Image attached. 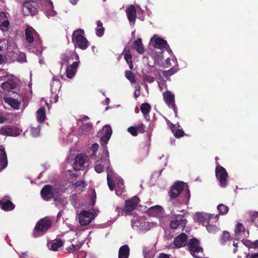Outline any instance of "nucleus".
Listing matches in <instances>:
<instances>
[{
	"mask_svg": "<svg viewBox=\"0 0 258 258\" xmlns=\"http://www.w3.org/2000/svg\"><path fill=\"white\" fill-rule=\"evenodd\" d=\"M169 195V202L175 207L183 203L187 205L190 197L187 185L182 181L176 182L171 187Z\"/></svg>",
	"mask_w": 258,
	"mask_h": 258,
	"instance_id": "nucleus-1",
	"label": "nucleus"
},
{
	"mask_svg": "<svg viewBox=\"0 0 258 258\" xmlns=\"http://www.w3.org/2000/svg\"><path fill=\"white\" fill-rule=\"evenodd\" d=\"M105 148H106V146H105ZM104 154L105 155V158L98 160L96 162L94 169L96 172L100 173L103 171L104 168L106 169L107 173V183L109 189L112 191L114 190V186L111 179L116 177V173L114 172L112 169L110 167V164L109 160V152L106 149H104Z\"/></svg>",
	"mask_w": 258,
	"mask_h": 258,
	"instance_id": "nucleus-2",
	"label": "nucleus"
},
{
	"mask_svg": "<svg viewBox=\"0 0 258 258\" xmlns=\"http://www.w3.org/2000/svg\"><path fill=\"white\" fill-rule=\"evenodd\" d=\"M25 34L26 40L28 44L25 47L29 50L34 51V48L41 45V41L39 35L32 27H28L25 29Z\"/></svg>",
	"mask_w": 258,
	"mask_h": 258,
	"instance_id": "nucleus-3",
	"label": "nucleus"
},
{
	"mask_svg": "<svg viewBox=\"0 0 258 258\" xmlns=\"http://www.w3.org/2000/svg\"><path fill=\"white\" fill-rule=\"evenodd\" d=\"M72 41L75 46L84 50L89 46V42L84 36V31L79 29L75 30L72 35Z\"/></svg>",
	"mask_w": 258,
	"mask_h": 258,
	"instance_id": "nucleus-4",
	"label": "nucleus"
},
{
	"mask_svg": "<svg viewBox=\"0 0 258 258\" xmlns=\"http://www.w3.org/2000/svg\"><path fill=\"white\" fill-rule=\"evenodd\" d=\"M52 225V221L48 217L40 219L36 224L33 235L35 237L40 236L47 231Z\"/></svg>",
	"mask_w": 258,
	"mask_h": 258,
	"instance_id": "nucleus-5",
	"label": "nucleus"
},
{
	"mask_svg": "<svg viewBox=\"0 0 258 258\" xmlns=\"http://www.w3.org/2000/svg\"><path fill=\"white\" fill-rule=\"evenodd\" d=\"M171 220L170 227L171 229H176L179 226L183 229L187 223V220L183 215L176 214L174 209L171 210Z\"/></svg>",
	"mask_w": 258,
	"mask_h": 258,
	"instance_id": "nucleus-6",
	"label": "nucleus"
},
{
	"mask_svg": "<svg viewBox=\"0 0 258 258\" xmlns=\"http://www.w3.org/2000/svg\"><path fill=\"white\" fill-rule=\"evenodd\" d=\"M42 198L45 201H49L52 198L56 199L60 195V191L53 186L45 185L41 190Z\"/></svg>",
	"mask_w": 258,
	"mask_h": 258,
	"instance_id": "nucleus-7",
	"label": "nucleus"
},
{
	"mask_svg": "<svg viewBox=\"0 0 258 258\" xmlns=\"http://www.w3.org/2000/svg\"><path fill=\"white\" fill-rule=\"evenodd\" d=\"M139 202L140 200L138 197H134L131 199L125 201L123 210L119 207H116L115 211L118 213L120 211H122L127 215H130L136 209Z\"/></svg>",
	"mask_w": 258,
	"mask_h": 258,
	"instance_id": "nucleus-8",
	"label": "nucleus"
},
{
	"mask_svg": "<svg viewBox=\"0 0 258 258\" xmlns=\"http://www.w3.org/2000/svg\"><path fill=\"white\" fill-rule=\"evenodd\" d=\"M215 173L216 178L219 181L220 186L225 187L227 185L228 177V173L226 169L222 166L218 165L215 169Z\"/></svg>",
	"mask_w": 258,
	"mask_h": 258,
	"instance_id": "nucleus-9",
	"label": "nucleus"
},
{
	"mask_svg": "<svg viewBox=\"0 0 258 258\" xmlns=\"http://www.w3.org/2000/svg\"><path fill=\"white\" fill-rule=\"evenodd\" d=\"M187 246L191 254L196 258V256H200L198 255L199 253L202 254L203 253V249L200 246L199 241L195 238L190 240Z\"/></svg>",
	"mask_w": 258,
	"mask_h": 258,
	"instance_id": "nucleus-10",
	"label": "nucleus"
},
{
	"mask_svg": "<svg viewBox=\"0 0 258 258\" xmlns=\"http://www.w3.org/2000/svg\"><path fill=\"white\" fill-rule=\"evenodd\" d=\"M163 100L167 106L173 109L175 115L177 117V108L175 104L174 95L170 91H166L163 93Z\"/></svg>",
	"mask_w": 258,
	"mask_h": 258,
	"instance_id": "nucleus-11",
	"label": "nucleus"
},
{
	"mask_svg": "<svg viewBox=\"0 0 258 258\" xmlns=\"http://www.w3.org/2000/svg\"><path fill=\"white\" fill-rule=\"evenodd\" d=\"M94 218L95 215L92 212L87 210H83L78 215L79 223L82 226L89 224Z\"/></svg>",
	"mask_w": 258,
	"mask_h": 258,
	"instance_id": "nucleus-12",
	"label": "nucleus"
},
{
	"mask_svg": "<svg viewBox=\"0 0 258 258\" xmlns=\"http://www.w3.org/2000/svg\"><path fill=\"white\" fill-rule=\"evenodd\" d=\"M113 182L114 188L115 187V193L118 196H121L125 192V187L123 179L116 174V177L111 179Z\"/></svg>",
	"mask_w": 258,
	"mask_h": 258,
	"instance_id": "nucleus-13",
	"label": "nucleus"
},
{
	"mask_svg": "<svg viewBox=\"0 0 258 258\" xmlns=\"http://www.w3.org/2000/svg\"><path fill=\"white\" fill-rule=\"evenodd\" d=\"M235 237L236 240L247 237L249 235L248 231L246 230L244 226L238 223L235 228Z\"/></svg>",
	"mask_w": 258,
	"mask_h": 258,
	"instance_id": "nucleus-14",
	"label": "nucleus"
},
{
	"mask_svg": "<svg viewBox=\"0 0 258 258\" xmlns=\"http://www.w3.org/2000/svg\"><path fill=\"white\" fill-rule=\"evenodd\" d=\"M150 42L157 48L160 49H169V47L165 40L160 38H156L155 36L151 39Z\"/></svg>",
	"mask_w": 258,
	"mask_h": 258,
	"instance_id": "nucleus-15",
	"label": "nucleus"
},
{
	"mask_svg": "<svg viewBox=\"0 0 258 258\" xmlns=\"http://www.w3.org/2000/svg\"><path fill=\"white\" fill-rule=\"evenodd\" d=\"M21 99V97L18 94L15 95V98L11 97H5L4 98L5 102L8 103L14 109H19Z\"/></svg>",
	"mask_w": 258,
	"mask_h": 258,
	"instance_id": "nucleus-16",
	"label": "nucleus"
},
{
	"mask_svg": "<svg viewBox=\"0 0 258 258\" xmlns=\"http://www.w3.org/2000/svg\"><path fill=\"white\" fill-rule=\"evenodd\" d=\"M88 161V157L84 154H80L77 156L75 158V168L80 170L85 166V164H87Z\"/></svg>",
	"mask_w": 258,
	"mask_h": 258,
	"instance_id": "nucleus-17",
	"label": "nucleus"
},
{
	"mask_svg": "<svg viewBox=\"0 0 258 258\" xmlns=\"http://www.w3.org/2000/svg\"><path fill=\"white\" fill-rule=\"evenodd\" d=\"M61 88V83L57 80L53 79L51 84V92L53 94H54L53 102L56 103L57 101V93L59 92Z\"/></svg>",
	"mask_w": 258,
	"mask_h": 258,
	"instance_id": "nucleus-18",
	"label": "nucleus"
},
{
	"mask_svg": "<svg viewBox=\"0 0 258 258\" xmlns=\"http://www.w3.org/2000/svg\"><path fill=\"white\" fill-rule=\"evenodd\" d=\"M136 10L134 5H130L126 9L127 19L131 24H135L136 20Z\"/></svg>",
	"mask_w": 258,
	"mask_h": 258,
	"instance_id": "nucleus-19",
	"label": "nucleus"
},
{
	"mask_svg": "<svg viewBox=\"0 0 258 258\" xmlns=\"http://www.w3.org/2000/svg\"><path fill=\"white\" fill-rule=\"evenodd\" d=\"M187 237L185 233H181L174 239V244L176 248L185 246L187 243Z\"/></svg>",
	"mask_w": 258,
	"mask_h": 258,
	"instance_id": "nucleus-20",
	"label": "nucleus"
},
{
	"mask_svg": "<svg viewBox=\"0 0 258 258\" xmlns=\"http://www.w3.org/2000/svg\"><path fill=\"white\" fill-rule=\"evenodd\" d=\"M164 209L160 206H155L149 208L147 210L149 215L153 217H160L163 214Z\"/></svg>",
	"mask_w": 258,
	"mask_h": 258,
	"instance_id": "nucleus-21",
	"label": "nucleus"
},
{
	"mask_svg": "<svg viewBox=\"0 0 258 258\" xmlns=\"http://www.w3.org/2000/svg\"><path fill=\"white\" fill-rule=\"evenodd\" d=\"M36 4L33 2H25L23 4V11L27 15H33L36 10Z\"/></svg>",
	"mask_w": 258,
	"mask_h": 258,
	"instance_id": "nucleus-22",
	"label": "nucleus"
},
{
	"mask_svg": "<svg viewBox=\"0 0 258 258\" xmlns=\"http://www.w3.org/2000/svg\"><path fill=\"white\" fill-rule=\"evenodd\" d=\"M79 61L74 62L72 64L69 65L66 69V76L72 79L74 77L77 72V69L79 66Z\"/></svg>",
	"mask_w": 258,
	"mask_h": 258,
	"instance_id": "nucleus-23",
	"label": "nucleus"
},
{
	"mask_svg": "<svg viewBox=\"0 0 258 258\" xmlns=\"http://www.w3.org/2000/svg\"><path fill=\"white\" fill-rule=\"evenodd\" d=\"M8 158L5 148L0 146V172L7 167Z\"/></svg>",
	"mask_w": 258,
	"mask_h": 258,
	"instance_id": "nucleus-24",
	"label": "nucleus"
},
{
	"mask_svg": "<svg viewBox=\"0 0 258 258\" xmlns=\"http://www.w3.org/2000/svg\"><path fill=\"white\" fill-rule=\"evenodd\" d=\"M48 247L49 249L56 251L59 250L63 245V242L60 240H54L48 242Z\"/></svg>",
	"mask_w": 258,
	"mask_h": 258,
	"instance_id": "nucleus-25",
	"label": "nucleus"
},
{
	"mask_svg": "<svg viewBox=\"0 0 258 258\" xmlns=\"http://www.w3.org/2000/svg\"><path fill=\"white\" fill-rule=\"evenodd\" d=\"M213 217V215L210 214L198 213L196 214L195 218L197 222L204 223L209 221Z\"/></svg>",
	"mask_w": 258,
	"mask_h": 258,
	"instance_id": "nucleus-26",
	"label": "nucleus"
},
{
	"mask_svg": "<svg viewBox=\"0 0 258 258\" xmlns=\"http://www.w3.org/2000/svg\"><path fill=\"white\" fill-rule=\"evenodd\" d=\"M93 130L92 124L90 122H83V124L80 127L79 135L80 136L86 135L92 133Z\"/></svg>",
	"mask_w": 258,
	"mask_h": 258,
	"instance_id": "nucleus-27",
	"label": "nucleus"
},
{
	"mask_svg": "<svg viewBox=\"0 0 258 258\" xmlns=\"http://www.w3.org/2000/svg\"><path fill=\"white\" fill-rule=\"evenodd\" d=\"M1 208L5 211H11L15 208V205L9 200L3 199L0 201Z\"/></svg>",
	"mask_w": 258,
	"mask_h": 258,
	"instance_id": "nucleus-28",
	"label": "nucleus"
},
{
	"mask_svg": "<svg viewBox=\"0 0 258 258\" xmlns=\"http://www.w3.org/2000/svg\"><path fill=\"white\" fill-rule=\"evenodd\" d=\"M9 22L4 13H0V27L4 31H7L9 28Z\"/></svg>",
	"mask_w": 258,
	"mask_h": 258,
	"instance_id": "nucleus-29",
	"label": "nucleus"
},
{
	"mask_svg": "<svg viewBox=\"0 0 258 258\" xmlns=\"http://www.w3.org/2000/svg\"><path fill=\"white\" fill-rule=\"evenodd\" d=\"M0 135L12 136L15 135L14 129L9 125H4L0 128Z\"/></svg>",
	"mask_w": 258,
	"mask_h": 258,
	"instance_id": "nucleus-30",
	"label": "nucleus"
},
{
	"mask_svg": "<svg viewBox=\"0 0 258 258\" xmlns=\"http://www.w3.org/2000/svg\"><path fill=\"white\" fill-rule=\"evenodd\" d=\"M130 248L127 245L121 246L118 251V258H128Z\"/></svg>",
	"mask_w": 258,
	"mask_h": 258,
	"instance_id": "nucleus-31",
	"label": "nucleus"
},
{
	"mask_svg": "<svg viewBox=\"0 0 258 258\" xmlns=\"http://www.w3.org/2000/svg\"><path fill=\"white\" fill-rule=\"evenodd\" d=\"M17 84L15 82L10 80L4 82L2 85V88L5 91L10 92L14 89L16 87Z\"/></svg>",
	"mask_w": 258,
	"mask_h": 258,
	"instance_id": "nucleus-32",
	"label": "nucleus"
},
{
	"mask_svg": "<svg viewBox=\"0 0 258 258\" xmlns=\"http://www.w3.org/2000/svg\"><path fill=\"white\" fill-rule=\"evenodd\" d=\"M36 118L38 122H43L46 118L45 109L44 107H40L36 112Z\"/></svg>",
	"mask_w": 258,
	"mask_h": 258,
	"instance_id": "nucleus-33",
	"label": "nucleus"
},
{
	"mask_svg": "<svg viewBox=\"0 0 258 258\" xmlns=\"http://www.w3.org/2000/svg\"><path fill=\"white\" fill-rule=\"evenodd\" d=\"M144 220V218L143 217L140 218H134L132 221V226L133 229H139L141 230V227L142 225V223Z\"/></svg>",
	"mask_w": 258,
	"mask_h": 258,
	"instance_id": "nucleus-34",
	"label": "nucleus"
},
{
	"mask_svg": "<svg viewBox=\"0 0 258 258\" xmlns=\"http://www.w3.org/2000/svg\"><path fill=\"white\" fill-rule=\"evenodd\" d=\"M156 226V224L155 223L146 221L145 219L144 218V220L142 223V225L141 226V231H147L155 227Z\"/></svg>",
	"mask_w": 258,
	"mask_h": 258,
	"instance_id": "nucleus-35",
	"label": "nucleus"
},
{
	"mask_svg": "<svg viewBox=\"0 0 258 258\" xmlns=\"http://www.w3.org/2000/svg\"><path fill=\"white\" fill-rule=\"evenodd\" d=\"M140 108L141 112L143 113L144 116L145 117L148 116L151 108L150 105L147 103H144L141 104Z\"/></svg>",
	"mask_w": 258,
	"mask_h": 258,
	"instance_id": "nucleus-36",
	"label": "nucleus"
},
{
	"mask_svg": "<svg viewBox=\"0 0 258 258\" xmlns=\"http://www.w3.org/2000/svg\"><path fill=\"white\" fill-rule=\"evenodd\" d=\"M105 29L103 27V24L100 21L97 22V27L96 28V34L99 36L101 37L103 35Z\"/></svg>",
	"mask_w": 258,
	"mask_h": 258,
	"instance_id": "nucleus-37",
	"label": "nucleus"
},
{
	"mask_svg": "<svg viewBox=\"0 0 258 258\" xmlns=\"http://www.w3.org/2000/svg\"><path fill=\"white\" fill-rule=\"evenodd\" d=\"M134 45L136 47L137 51L139 53H143L145 50L143 47V45L142 42V39L141 38H138L134 41Z\"/></svg>",
	"mask_w": 258,
	"mask_h": 258,
	"instance_id": "nucleus-38",
	"label": "nucleus"
},
{
	"mask_svg": "<svg viewBox=\"0 0 258 258\" xmlns=\"http://www.w3.org/2000/svg\"><path fill=\"white\" fill-rule=\"evenodd\" d=\"M143 255L145 258H153L154 256V252L152 249L146 246L143 247Z\"/></svg>",
	"mask_w": 258,
	"mask_h": 258,
	"instance_id": "nucleus-39",
	"label": "nucleus"
},
{
	"mask_svg": "<svg viewBox=\"0 0 258 258\" xmlns=\"http://www.w3.org/2000/svg\"><path fill=\"white\" fill-rule=\"evenodd\" d=\"M86 185L87 184L86 183L85 181L83 180L78 181L72 184V186H74L75 188H78L80 192H82L84 190V188Z\"/></svg>",
	"mask_w": 258,
	"mask_h": 258,
	"instance_id": "nucleus-40",
	"label": "nucleus"
},
{
	"mask_svg": "<svg viewBox=\"0 0 258 258\" xmlns=\"http://www.w3.org/2000/svg\"><path fill=\"white\" fill-rule=\"evenodd\" d=\"M231 239L230 234L228 232L225 231L223 232V234L220 239V243L224 245Z\"/></svg>",
	"mask_w": 258,
	"mask_h": 258,
	"instance_id": "nucleus-41",
	"label": "nucleus"
},
{
	"mask_svg": "<svg viewBox=\"0 0 258 258\" xmlns=\"http://www.w3.org/2000/svg\"><path fill=\"white\" fill-rule=\"evenodd\" d=\"M217 209L219 211V214L221 215H224L226 214L229 211L228 207L226 205L222 204H219L217 206Z\"/></svg>",
	"mask_w": 258,
	"mask_h": 258,
	"instance_id": "nucleus-42",
	"label": "nucleus"
},
{
	"mask_svg": "<svg viewBox=\"0 0 258 258\" xmlns=\"http://www.w3.org/2000/svg\"><path fill=\"white\" fill-rule=\"evenodd\" d=\"M102 133L103 136L111 137L112 135V130L110 125H105L103 126Z\"/></svg>",
	"mask_w": 258,
	"mask_h": 258,
	"instance_id": "nucleus-43",
	"label": "nucleus"
},
{
	"mask_svg": "<svg viewBox=\"0 0 258 258\" xmlns=\"http://www.w3.org/2000/svg\"><path fill=\"white\" fill-rule=\"evenodd\" d=\"M122 54H124V57L126 62L130 64V62L132 61V55L129 49H127L126 47H125L122 52Z\"/></svg>",
	"mask_w": 258,
	"mask_h": 258,
	"instance_id": "nucleus-44",
	"label": "nucleus"
},
{
	"mask_svg": "<svg viewBox=\"0 0 258 258\" xmlns=\"http://www.w3.org/2000/svg\"><path fill=\"white\" fill-rule=\"evenodd\" d=\"M82 245V243L77 245L72 244L66 248V251L67 252H74L78 250L81 247Z\"/></svg>",
	"mask_w": 258,
	"mask_h": 258,
	"instance_id": "nucleus-45",
	"label": "nucleus"
},
{
	"mask_svg": "<svg viewBox=\"0 0 258 258\" xmlns=\"http://www.w3.org/2000/svg\"><path fill=\"white\" fill-rule=\"evenodd\" d=\"M44 3L46 6H47V9L50 10V13H51V16H54L56 14L55 12L53 10V3L50 0H43Z\"/></svg>",
	"mask_w": 258,
	"mask_h": 258,
	"instance_id": "nucleus-46",
	"label": "nucleus"
},
{
	"mask_svg": "<svg viewBox=\"0 0 258 258\" xmlns=\"http://www.w3.org/2000/svg\"><path fill=\"white\" fill-rule=\"evenodd\" d=\"M125 77L132 83L136 82L134 74L131 71H126L125 72Z\"/></svg>",
	"mask_w": 258,
	"mask_h": 258,
	"instance_id": "nucleus-47",
	"label": "nucleus"
},
{
	"mask_svg": "<svg viewBox=\"0 0 258 258\" xmlns=\"http://www.w3.org/2000/svg\"><path fill=\"white\" fill-rule=\"evenodd\" d=\"M73 56H76L78 59L79 58V56L78 54H77L76 53H73L72 52L71 53H69L68 55H67V54L63 55L62 57V60L64 62H68L70 60V57H72Z\"/></svg>",
	"mask_w": 258,
	"mask_h": 258,
	"instance_id": "nucleus-48",
	"label": "nucleus"
},
{
	"mask_svg": "<svg viewBox=\"0 0 258 258\" xmlns=\"http://www.w3.org/2000/svg\"><path fill=\"white\" fill-rule=\"evenodd\" d=\"M207 230L210 233H215L218 230L217 227L215 225L208 224L206 226Z\"/></svg>",
	"mask_w": 258,
	"mask_h": 258,
	"instance_id": "nucleus-49",
	"label": "nucleus"
},
{
	"mask_svg": "<svg viewBox=\"0 0 258 258\" xmlns=\"http://www.w3.org/2000/svg\"><path fill=\"white\" fill-rule=\"evenodd\" d=\"M174 133V136L177 138H180L183 136L184 135V132L180 129L174 128V132H172Z\"/></svg>",
	"mask_w": 258,
	"mask_h": 258,
	"instance_id": "nucleus-50",
	"label": "nucleus"
},
{
	"mask_svg": "<svg viewBox=\"0 0 258 258\" xmlns=\"http://www.w3.org/2000/svg\"><path fill=\"white\" fill-rule=\"evenodd\" d=\"M17 60L20 62H23L26 61V56L24 53L20 52L18 54Z\"/></svg>",
	"mask_w": 258,
	"mask_h": 258,
	"instance_id": "nucleus-51",
	"label": "nucleus"
},
{
	"mask_svg": "<svg viewBox=\"0 0 258 258\" xmlns=\"http://www.w3.org/2000/svg\"><path fill=\"white\" fill-rule=\"evenodd\" d=\"M31 133L33 137H38L40 133V127H32L31 128Z\"/></svg>",
	"mask_w": 258,
	"mask_h": 258,
	"instance_id": "nucleus-52",
	"label": "nucleus"
},
{
	"mask_svg": "<svg viewBox=\"0 0 258 258\" xmlns=\"http://www.w3.org/2000/svg\"><path fill=\"white\" fill-rule=\"evenodd\" d=\"M127 131L133 136H137L138 134L136 126H131L127 128Z\"/></svg>",
	"mask_w": 258,
	"mask_h": 258,
	"instance_id": "nucleus-53",
	"label": "nucleus"
},
{
	"mask_svg": "<svg viewBox=\"0 0 258 258\" xmlns=\"http://www.w3.org/2000/svg\"><path fill=\"white\" fill-rule=\"evenodd\" d=\"M247 243H249L248 245V247L249 248H258V240H255L254 242L248 241Z\"/></svg>",
	"mask_w": 258,
	"mask_h": 258,
	"instance_id": "nucleus-54",
	"label": "nucleus"
},
{
	"mask_svg": "<svg viewBox=\"0 0 258 258\" xmlns=\"http://www.w3.org/2000/svg\"><path fill=\"white\" fill-rule=\"evenodd\" d=\"M110 138V137H106L103 136L100 139V144L102 146H105L108 143Z\"/></svg>",
	"mask_w": 258,
	"mask_h": 258,
	"instance_id": "nucleus-55",
	"label": "nucleus"
},
{
	"mask_svg": "<svg viewBox=\"0 0 258 258\" xmlns=\"http://www.w3.org/2000/svg\"><path fill=\"white\" fill-rule=\"evenodd\" d=\"M137 132L139 131L140 133H144L145 131L146 126L144 124H140L136 126Z\"/></svg>",
	"mask_w": 258,
	"mask_h": 258,
	"instance_id": "nucleus-56",
	"label": "nucleus"
},
{
	"mask_svg": "<svg viewBox=\"0 0 258 258\" xmlns=\"http://www.w3.org/2000/svg\"><path fill=\"white\" fill-rule=\"evenodd\" d=\"M176 72V70H175L174 68H172L168 71H166L165 73V75L167 76H171L173 75Z\"/></svg>",
	"mask_w": 258,
	"mask_h": 258,
	"instance_id": "nucleus-57",
	"label": "nucleus"
},
{
	"mask_svg": "<svg viewBox=\"0 0 258 258\" xmlns=\"http://www.w3.org/2000/svg\"><path fill=\"white\" fill-rule=\"evenodd\" d=\"M6 45L5 40L3 39H0V51L2 50Z\"/></svg>",
	"mask_w": 258,
	"mask_h": 258,
	"instance_id": "nucleus-58",
	"label": "nucleus"
},
{
	"mask_svg": "<svg viewBox=\"0 0 258 258\" xmlns=\"http://www.w3.org/2000/svg\"><path fill=\"white\" fill-rule=\"evenodd\" d=\"M98 148H99L98 144H97V143H95V144H94L92 146L91 150H92L93 152L95 153V152H96L98 150Z\"/></svg>",
	"mask_w": 258,
	"mask_h": 258,
	"instance_id": "nucleus-59",
	"label": "nucleus"
},
{
	"mask_svg": "<svg viewBox=\"0 0 258 258\" xmlns=\"http://www.w3.org/2000/svg\"><path fill=\"white\" fill-rule=\"evenodd\" d=\"M167 123L170 126V128L172 132H174V128H175V125L171 123L169 120L166 119Z\"/></svg>",
	"mask_w": 258,
	"mask_h": 258,
	"instance_id": "nucleus-60",
	"label": "nucleus"
},
{
	"mask_svg": "<svg viewBox=\"0 0 258 258\" xmlns=\"http://www.w3.org/2000/svg\"><path fill=\"white\" fill-rule=\"evenodd\" d=\"M157 258H170V255L166 253H160Z\"/></svg>",
	"mask_w": 258,
	"mask_h": 258,
	"instance_id": "nucleus-61",
	"label": "nucleus"
},
{
	"mask_svg": "<svg viewBox=\"0 0 258 258\" xmlns=\"http://www.w3.org/2000/svg\"><path fill=\"white\" fill-rule=\"evenodd\" d=\"M145 80L150 83H152L154 81V78L151 76H145L144 77Z\"/></svg>",
	"mask_w": 258,
	"mask_h": 258,
	"instance_id": "nucleus-62",
	"label": "nucleus"
},
{
	"mask_svg": "<svg viewBox=\"0 0 258 258\" xmlns=\"http://www.w3.org/2000/svg\"><path fill=\"white\" fill-rule=\"evenodd\" d=\"M246 258H258V252L254 254H248Z\"/></svg>",
	"mask_w": 258,
	"mask_h": 258,
	"instance_id": "nucleus-63",
	"label": "nucleus"
},
{
	"mask_svg": "<svg viewBox=\"0 0 258 258\" xmlns=\"http://www.w3.org/2000/svg\"><path fill=\"white\" fill-rule=\"evenodd\" d=\"M7 120V118L0 115V124L4 123Z\"/></svg>",
	"mask_w": 258,
	"mask_h": 258,
	"instance_id": "nucleus-64",
	"label": "nucleus"
}]
</instances>
